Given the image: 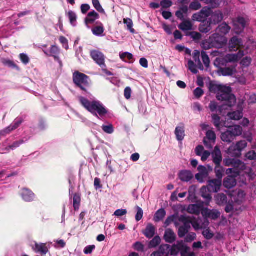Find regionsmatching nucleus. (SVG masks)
Returning a JSON list of instances; mask_svg holds the SVG:
<instances>
[{"label": "nucleus", "mask_w": 256, "mask_h": 256, "mask_svg": "<svg viewBox=\"0 0 256 256\" xmlns=\"http://www.w3.org/2000/svg\"><path fill=\"white\" fill-rule=\"evenodd\" d=\"M245 195V193L244 191L242 190H239L237 194V198H234L235 203H236L238 205L240 204L244 199Z\"/></svg>", "instance_id": "nucleus-42"}, {"label": "nucleus", "mask_w": 256, "mask_h": 256, "mask_svg": "<svg viewBox=\"0 0 256 256\" xmlns=\"http://www.w3.org/2000/svg\"><path fill=\"white\" fill-rule=\"evenodd\" d=\"M90 56L104 70L106 68L105 56L100 52L96 50H92Z\"/></svg>", "instance_id": "nucleus-8"}, {"label": "nucleus", "mask_w": 256, "mask_h": 256, "mask_svg": "<svg viewBox=\"0 0 256 256\" xmlns=\"http://www.w3.org/2000/svg\"><path fill=\"white\" fill-rule=\"evenodd\" d=\"M210 40L212 46L216 48H221L226 45L227 42V40L224 36H222L216 33L212 35L210 37Z\"/></svg>", "instance_id": "nucleus-7"}, {"label": "nucleus", "mask_w": 256, "mask_h": 256, "mask_svg": "<svg viewBox=\"0 0 256 256\" xmlns=\"http://www.w3.org/2000/svg\"><path fill=\"white\" fill-rule=\"evenodd\" d=\"M241 46L242 40L236 36L232 38L229 42V48L230 51H236L240 48Z\"/></svg>", "instance_id": "nucleus-18"}, {"label": "nucleus", "mask_w": 256, "mask_h": 256, "mask_svg": "<svg viewBox=\"0 0 256 256\" xmlns=\"http://www.w3.org/2000/svg\"><path fill=\"white\" fill-rule=\"evenodd\" d=\"M221 139L224 142H230L234 139V138L228 130L222 134Z\"/></svg>", "instance_id": "nucleus-31"}, {"label": "nucleus", "mask_w": 256, "mask_h": 256, "mask_svg": "<svg viewBox=\"0 0 256 256\" xmlns=\"http://www.w3.org/2000/svg\"><path fill=\"white\" fill-rule=\"evenodd\" d=\"M200 12L206 20L210 15L211 10L210 8L204 7L200 11Z\"/></svg>", "instance_id": "nucleus-59"}, {"label": "nucleus", "mask_w": 256, "mask_h": 256, "mask_svg": "<svg viewBox=\"0 0 256 256\" xmlns=\"http://www.w3.org/2000/svg\"><path fill=\"white\" fill-rule=\"evenodd\" d=\"M228 116L231 120H238L242 117V111L238 110L232 112H229L228 114Z\"/></svg>", "instance_id": "nucleus-37"}, {"label": "nucleus", "mask_w": 256, "mask_h": 256, "mask_svg": "<svg viewBox=\"0 0 256 256\" xmlns=\"http://www.w3.org/2000/svg\"><path fill=\"white\" fill-rule=\"evenodd\" d=\"M94 8L100 12L104 13V10L101 6L98 0H92Z\"/></svg>", "instance_id": "nucleus-55"}, {"label": "nucleus", "mask_w": 256, "mask_h": 256, "mask_svg": "<svg viewBox=\"0 0 256 256\" xmlns=\"http://www.w3.org/2000/svg\"><path fill=\"white\" fill-rule=\"evenodd\" d=\"M80 202V197L78 194H75L73 198V205L75 210H78Z\"/></svg>", "instance_id": "nucleus-49"}, {"label": "nucleus", "mask_w": 256, "mask_h": 256, "mask_svg": "<svg viewBox=\"0 0 256 256\" xmlns=\"http://www.w3.org/2000/svg\"><path fill=\"white\" fill-rule=\"evenodd\" d=\"M211 56L213 57H216L214 62V65L217 68H220L222 66H226L228 62L225 56L224 52L222 50L213 51L211 53Z\"/></svg>", "instance_id": "nucleus-6"}, {"label": "nucleus", "mask_w": 256, "mask_h": 256, "mask_svg": "<svg viewBox=\"0 0 256 256\" xmlns=\"http://www.w3.org/2000/svg\"><path fill=\"white\" fill-rule=\"evenodd\" d=\"M224 164L226 166H232L234 168H239L240 169H244L245 164L238 160L228 158L224 160Z\"/></svg>", "instance_id": "nucleus-15"}, {"label": "nucleus", "mask_w": 256, "mask_h": 256, "mask_svg": "<svg viewBox=\"0 0 256 256\" xmlns=\"http://www.w3.org/2000/svg\"><path fill=\"white\" fill-rule=\"evenodd\" d=\"M230 30V27L226 22L222 23L217 28L218 32L224 34L228 33Z\"/></svg>", "instance_id": "nucleus-33"}, {"label": "nucleus", "mask_w": 256, "mask_h": 256, "mask_svg": "<svg viewBox=\"0 0 256 256\" xmlns=\"http://www.w3.org/2000/svg\"><path fill=\"white\" fill-rule=\"evenodd\" d=\"M210 190L208 186H204L200 189L202 196L206 200L208 203L212 200V196L210 194Z\"/></svg>", "instance_id": "nucleus-29"}, {"label": "nucleus", "mask_w": 256, "mask_h": 256, "mask_svg": "<svg viewBox=\"0 0 256 256\" xmlns=\"http://www.w3.org/2000/svg\"><path fill=\"white\" fill-rule=\"evenodd\" d=\"M201 8V4L198 2H191L189 6V8L192 10H197Z\"/></svg>", "instance_id": "nucleus-58"}, {"label": "nucleus", "mask_w": 256, "mask_h": 256, "mask_svg": "<svg viewBox=\"0 0 256 256\" xmlns=\"http://www.w3.org/2000/svg\"><path fill=\"white\" fill-rule=\"evenodd\" d=\"M201 56L204 64L206 67H208L210 63L208 55L204 51H202L201 52Z\"/></svg>", "instance_id": "nucleus-52"}, {"label": "nucleus", "mask_w": 256, "mask_h": 256, "mask_svg": "<svg viewBox=\"0 0 256 256\" xmlns=\"http://www.w3.org/2000/svg\"><path fill=\"white\" fill-rule=\"evenodd\" d=\"M188 70H190L192 72L195 74H197L198 70H196V64H194L193 61L189 60L188 61Z\"/></svg>", "instance_id": "nucleus-57"}, {"label": "nucleus", "mask_w": 256, "mask_h": 256, "mask_svg": "<svg viewBox=\"0 0 256 256\" xmlns=\"http://www.w3.org/2000/svg\"><path fill=\"white\" fill-rule=\"evenodd\" d=\"M204 93L202 90L200 88H197L194 91V94L196 98H200L203 95Z\"/></svg>", "instance_id": "nucleus-64"}, {"label": "nucleus", "mask_w": 256, "mask_h": 256, "mask_svg": "<svg viewBox=\"0 0 256 256\" xmlns=\"http://www.w3.org/2000/svg\"><path fill=\"white\" fill-rule=\"evenodd\" d=\"M212 119L214 126L218 130H220V116L216 114H214L212 115Z\"/></svg>", "instance_id": "nucleus-53"}, {"label": "nucleus", "mask_w": 256, "mask_h": 256, "mask_svg": "<svg viewBox=\"0 0 256 256\" xmlns=\"http://www.w3.org/2000/svg\"><path fill=\"white\" fill-rule=\"evenodd\" d=\"M245 170L246 173H248V176L250 179H253L254 177V174L251 172L250 168H246V166L244 169H240L239 168H228L226 170V174H232L231 176L236 177L237 176L240 174V172Z\"/></svg>", "instance_id": "nucleus-10"}, {"label": "nucleus", "mask_w": 256, "mask_h": 256, "mask_svg": "<svg viewBox=\"0 0 256 256\" xmlns=\"http://www.w3.org/2000/svg\"><path fill=\"white\" fill-rule=\"evenodd\" d=\"M210 92L216 95L218 100L222 101L224 104L218 108L220 114L224 110L227 109V106L230 108L234 106L236 102L235 96L231 93V88L229 86L217 84H212L210 87Z\"/></svg>", "instance_id": "nucleus-1"}, {"label": "nucleus", "mask_w": 256, "mask_h": 256, "mask_svg": "<svg viewBox=\"0 0 256 256\" xmlns=\"http://www.w3.org/2000/svg\"><path fill=\"white\" fill-rule=\"evenodd\" d=\"M24 120L22 118H16L13 122L10 125L12 130H14L18 128L23 122Z\"/></svg>", "instance_id": "nucleus-47"}, {"label": "nucleus", "mask_w": 256, "mask_h": 256, "mask_svg": "<svg viewBox=\"0 0 256 256\" xmlns=\"http://www.w3.org/2000/svg\"><path fill=\"white\" fill-rule=\"evenodd\" d=\"M92 33L96 36H102L104 32V28L102 24L100 26H94L92 29Z\"/></svg>", "instance_id": "nucleus-39"}, {"label": "nucleus", "mask_w": 256, "mask_h": 256, "mask_svg": "<svg viewBox=\"0 0 256 256\" xmlns=\"http://www.w3.org/2000/svg\"><path fill=\"white\" fill-rule=\"evenodd\" d=\"M214 172L218 179L222 180L224 173L223 168L220 164H216Z\"/></svg>", "instance_id": "nucleus-38"}, {"label": "nucleus", "mask_w": 256, "mask_h": 256, "mask_svg": "<svg viewBox=\"0 0 256 256\" xmlns=\"http://www.w3.org/2000/svg\"><path fill=\"white\" fill-rule=\"evenodd\" d=\"M169 250L170 246L168 245L163 244L160 246L158 252L162 254V256H166V255L167 252H170Z\"/></svg>", "instance_id": "nucleus-51"}, {"label": "nucleus", "mask_w": 256, "mask_h": 256, "mask_svg": "<svg viewBox=\"0 0 256 256\" xmlns=\"http://www.w3.org/2000/svg\"><path fill=\"white\" fill-rule=\"evenodd\" d=\"M156 228L151 224H148L143 231V234L148 238H152L156 234Z\"/></svg>", "instance_id": "nucleus-22"}, {"label": "nucleus", "mask_w": 256, "mask_h": 256, "mask_svg": "<svg viewBox=\"0 0 256 256\" xmlns=\"http://www.w3.org/2000/svg\"><path fill=\"white\" fill-rule=\"evenodd\" d=\"M247 146V142L242 140L232 144L228 150V154L234 157L241 156L242 152Z\"/></svg>", "instance_id": "nucleus-4"}, {"label": "nucleus", "mask_w": 256, "mask_h": 256, "mask_svg": "<svg viewBox=\"0 0 256 256\" xmlns=\"http://www.w3.org/2000/svg\"><path fill=\"white\" fill-rule=\"evenodd\" d=\"M228 62H236L239 60L244 56L243 51H239L238 53L236 54H228L225 55Z\"/></svg>", "instance_id": "nucleus-23"}, {"label": "nucleus", "mask_w": 256, "mask_h": 256, "mask_svg": "<svg viewBox=\"0 0 256 256\" xmlns=\"http://www.w3.org/2000/svg\"><path fill=\"white\" fill-rule=\"evenodd\" d=\"M164 238L166 242L172 243L176 240V234L172 230L168 228L165 230Z\"/></svg>", "instance_id": "nucleus-25"}, {"label": "nucleus", "mask_w": 256, "mask_h": 256, "mask_svg": "<svg viewBox=\"0 0 256 256\" xmlns=\"http://www.w3.org/2000/svg\"><path fill=\"white\" fill-rule=\"evenodd\" d=\"M99 18V16L98 13L93 10L89 12L85 19V22L86 25L93 24L94 21Z\"/></svg>", "instance_id": "nucleus-26"}, {"label": "nucleus", "mask_w": 256, "mask_h": 256, "mask_svg": "<svg viewBox=\"0 0 256 256\" xmlns=\"http://www.w3.org/2000/svg\"><path fill=\"white\" fill-rule=\"evenodd\" d=\"M179 220L183 222V225L178 228V235L180 238L184 237L188 233L190 228L191 224L195 230L202 229L203 228L201 220H199L196 221L192 220H188L185 216H181Z\"/></svg>", "instance_id": "nucleus-3"}, {"label": "nucleus", "mask_w": 256, "mask_h": 256, "mask_svg": "<svg viewBox=\"0 0 256 256\" xmlns=\"http://www.w3.org/2000/svg\"><path fill=\"white\" fill-rule=\"evenodd\" d=\"M216 136L214 132L208 130L206 133V137L204 138V144L207 148H211L212 146V144L215 143Z\"/></svg>", "instance_id": "nucleus-11"}, {"label": "nucleus", "mask_w": 256, "mask_h": 256, "mask_svg": "<svg viewBox=\"0 0 256 256\" xmlns=\"http://www.w3.org/2000/svg\"><path fill=\"white\" fill-rule=\"evenodd\" d=\"M68 17L70 20V22L73 26H76V14L72 11H70L68 12Z\"/></svg>", "instance_id": "nucleus-48"}, {"label": "nucleus", "mask_w": 256, "mask_h": 256, "mask_svg": "<svg viewBox=\"0 0 256 256\" xmlns=\"http://www.w3.org/2000/svg\"><path fill=\"white\" fill-rule=\"evenodd\" d=\"M14 130L10 126L0 131V138L10 134Z\"/></svg>", "instance_id": "nucleus-50"}, {"label": "nucleus", "mask_w": 256, "mask_h": 256, "mask_svg": "<svg viewBox=\"0 0 256 256\" xmlns=\"http://www.w3.org/2000/svg\"><path fill=\"white\" fill-rule=\"evenodd\" d=\"M50 56H53L54 58V60L57 61L60 66H62V62L60 60L58 55L60 53V48L56 46H52L50 48Z\"/></svg>", "instance_id": "nucleus-21"}, {"label": "nucleus", "mask_w": 256, "mask_h": 256, "mask_svg": "<svg viewBox=\"0 0 256 256\" xmlns=\"http://www.w3.org/2000/svg\"><path fill=\"white\" fill-rule=\"evenodd\" d=\"M73 80L74 83L83 90H85L86 88L89 86L88 76L78 72L74 74Z\"/></svg>", "instance_id": "nucleus-5"}, {"label": "nucleus", "mask_w": 256, "mask_h": 256, "mask_svg": "<svg viewBox=\"0 0 256 256\" xmlns=\"http://www.w3.org/2000/svg\"><path fill=\"white\" fill-rule=\"evenodd\" d=\"M223 14L220 11H216L210 15V22L211 24H216L220 22L223 20Z\"/></svg>", "instance_id": "nucleus-20"}, {"label": "nucleus", "mask_w": 256, "mask_h": 256, "mask_svg": "<svg viewBox=\"0 0 256 256\" xmlns=\"http://www.w3.org/2000/svg\"><path fill=\"white\" fill-rule=\"evenodd\" d=\"M179 177L181 180L188 182L193 178V174L190 170H183L180 173Z\"/></svg>", "instance_id": "nucleus-28"}, {"label": "nucleus", "mask_w": 256, "mask_h": 256, "mask_svg": "<svg viewBox=\"0 0 256 256\" xmlns=\"http://www.w3.org/2000/svg\"><path fill=\"white\" fill-rule=\"evenodd\" d=\"M24 143V140H19L14 142L12 144L8 146L6 148V151H10V150H14L16 148H18L20 145Z\"/></svg>", "instance_id": "nucleus-44"}, {"label": "nucleus", "mask_w": 256, "mask_h": 256, "mask_svg": "<svg viewBox=\"0 0 256 256\" xmlns=\"http://www.w3.org/2000/svg\"><path fill=\"white\" fill-rule=\"evenodd\" d=\"M201 46L203 49L208 50L214 47L212 46V44L209 38L208 40H204L201 44Z\"/></svg>", "instance_id": "nucleus-56"}, {"label": "nucleus", "mask_w": 256, "mask_h": 256, "mask_svg": "<svg viewBox=\"0 0 256 256\" xmlns=\"http://www.w3.org/2000/svg\"><path fill=\"white\" fill-rule=\"evenodd\" d=\"M200 207L198 204H191L188 208V212L192 214L198 215L200 212Z\"/></svg>", "instance_id": "nucleus-40"}, {"label": "nucleus", "mask_w": 256, "mask_h": 256, "mask_svg": "<svg viewBox=\"0 0 256 256\" xmlns=\"http://www.w3.org/2000/svg\"><path fill=\"white\" fill-rule=\"evenodd\" d=\"M202 214L206 218H210L212 220L218 218L220 216V213L218 210H210L206 208L202 210Z\"/></svg>", "instance_id": "nucleus-16"}, {"label": "nucleus", "mask_w": 256, "mask_h": 256, "mask_svg": "<svg viewBox=\"0 0 256 256\" xmlns=\"http://www.w3.org/2000/svg\"><path fill=\"white\" fill-rule=\"evenodd\" d=\"M212 160L215 164H220L222 161V156L220 150L216 146L212 153Z\"/></svg>", "instance_id": "nucleus-19"}, {"label": "nucleus", "mask_w": 256, "mask_h": 256, "mask_svg": "<svg viewBox=\"0 0 256 256\" xmlns=\"http://www.w3.org/2000/svg\"><path fill=\"white\" fill-rule=\"evenodd\" d=\"M166 214V211L164 209L162 208L158 210L154 215V220L156 222L162 220L164 218Z\"/></svg>", "instance_id": "nucleus-36"}, {"label": "nucleus", "mask_w": 256, "mask_h": 256, "mask_svg": "<svg viewBox=\"0 0 256 256\" xmlns=\"http://www.w3.org/2000/svg\"><path fill=\"white\" fill-rule=\"evenodd\" d=\"M212 30L211 23L208 22L200 26L199 28L200 31L202 33H208Z\"/></svg>", "instance_id": "nucleus-43"}, {"label": "nucleus", "mask_w": 256, "mask_h": 256, "mask_svg": "<svg viewBox=\"0 0 256 256\" xmlns=\"http://www.w3.org/2000/svg\"><path fill=\"white\" fill-rule=\"evenodd\" d=\"M187 247L182 241L178 242L176 244L173 245L169 251L170 252V254L176 256L180 251H186Z\"/></svg>", "instance_id": "nucleus-12"}, {"label": "nucleus", "mask_w": 256, "mask_h": 256, "mask_svg": "<svg viewBox=\"0 0 256 256\" xmlns=\"http://www.w3.org/2000/svg\"><path fill=\"white\" fill-rule=\"evenodd\" d=\"M102 128L105 133L108 134H112L114 132L112 125L108 123L102 125Z\"/></svg>", "instance_id": "nucleus-46"}, {"label": "nucleus", "mask_w": 256, "mask_h": 256, "mask_svg": "<svg viewBox=\"0 0 256 256\" xmlns=\"http://www.w3.org/2000/svg\"><path fill=\"white\" fill-rule=\"evenodd\" d=\"M2 64L6 66H8L10 68H18V66L14 62L8 60V59H4L2 60Z\"/></svg>", "instance_id": "nucleus-54"}, {"label": "nucleus", "mask_w": 256, "mask_h": 256, "mask_svg": "<svg viewBox=\"0 0 256 256\" xmlns=\"http://www.w3.org/2000/svg\"><path fill=\"white\" fill-rule=\"evenodd\" d=\"M32 250L36 253H40L42 254H46L48 252L49 248L46 244L34 242L32 246Z\"/></svg>", "instance_id": "nucleus-14"}, {"label": "nucleus", "mask_w": 256, "mask_h": 256, "mask_svg": "<svg viewBox=\"0 0 256 256\" xmlns=\"http://www.w3.org/2000/svg\"><path fill=\"white\" fill-rule=\"evenodd\" d=\"M215 198L216 204L220 206L224 205L227 202V196L224 194H218Z\"/></svg>", "instance_id": "nucleus-34"}, {"label": "nucleus", "mask_w": 256, "mask_h": 256, "mask_svg": "<svg viewBox=\"0 0 256 256\" xmlns=\"http://www.w3.org/2000/svg\"><path fill=\"white\" fill-rule=\"evenodd\" d=\"M120 58L124 62H130L133 58L132 54L128 52H124L120 54Z\"/></svg>", "instance_id": "nucleus-45"}, {"label": "nucleus", "mask_w": 256, "mask_h": 256, "mask_svg": "<svg viewBox=\"0 0 256 256\" xmlns=\"http://www.w3.org/2000/svg\"><path fill=\"white\" fill-rule=\"evenodd\" d=\"M178 28L183 31L190 30L192 28V25L190 21L186 20L178 26Z\"/></svg>", "instance_id": "nucleus-35"}, {"label": "nucleus", "mask_w": 256, "mask_h": 256, "mask_svg": "<svg viewBox=\"0 0 256 256\" xmlns=\"http://www.w3.org/2000/svg\"><path fill=\"white\" fill-rule=\"evenodd\" d=\"M237 204L236 203L232 202L228 203L226 206L225 210L226 212H233L235 210H236V208H234L235 205Z\"/></svg>", "instance_id": "nucleus-61"}, {"label": "nucleus", "mask_w": 256, "mask_h": 256, "mask_svg": "<svg viewBox=\"0 0 256 256\" xmlns=\"http://www.w3.org/2000/svg\"><path fill=\"white\" fill-rule=\"evenodd\" d=\"M124 23L126 25L128 29L130 30V32H134V30L132 28V22L130 18L124 19Z\"/></svg>", "instance_id": "nucleus-62"}, {"label": "nucleus", "mask_w": 256, "mask_h": 256, "mask_svg": "<svg viewBox=\"0 0 256 256\" xmlns=\"http://www.w3.org/2000/svg\"><path fill=\"white\" fill-rule=\"evenodd\" d=\"M224 186L227 188H231L236 184L235 177L228 176L224 178L223 182Z\"/></svg>", "instance_id": "nucleus-27"}, {"label": "nucleus", "mask_w": 256, "mask_h": 256, "mask_svg": "<svg viewBox=\"0 0 256 256\" xmlns=\"http://www.w3.org/2000/svg\"><path fill=\"white\" fill-rule=\"evenodd\" d=\"M161 239L158 236H154L153 239L150 240L148 244L149 248H155L160 244Z\"/></svg>", "instance_id": "nucleus-41"}, {"label": "nucleus", "mask_w": 256, "mask_h": 256, "mask_svg": "<svg viewBox=\"0 0 256 256\" xmlns=\"http://www.w3.org/2000/svg\"><path fill=\"white\" fill-rule=\"evenodd\" d=\"M192 20H196L198 22H202L205 20V18H203L202 15L200 14V12H199L194 14L192 16Z\"/></svg>", "instance_id": "nucleus-63"}, {"label": "nucleus", "mask_w": 256, "mask_h": 256, "mask_svg": "<svg viewBox=\"0 0 256 256\" xmlns=\"http://www.w3.org/2000/svg\"><path fill=\"white\" fill-rule=\"evenodd\" d=\"M20 195L24 200L26 202H31L34 200V194L29 189L24 188L20 192Z\"/></svg>", "instance_id": "nucleus-13"}, {"label": "nucleus", "mask_w": 256, "mask_h": 256, "mask_svg": "<svg viewBox=\"0 0 256 256\" xmlns=\"http://www.w3.org/2000/svg\"><path fill=\"white\" fill-rule=\"evenodd\" d=\"M234 30L236 34L242 33L246 27V21L242 17H238L232 20Z\"/></svg>", "instance_id": "nucleus-9"}, {"label": "nucleus", "mask_w": 256, "mask_h": 256, "mask_svg": "<svg viewBox=\"0 0 256 256\" xmlns=\"http://www.w3.org/2000/svg\"><path fill=\"white\" fill-rule=\"evenodd\" d=\"M208 183V187L211 192H217L220 190L222 186V180L218 179L210 180Z\"/></svg>", "instance_id": "nucleus-17"}, {"label": "nucleus", "mask_w": 256, "mask_h": 256, "mask_svg": "<svg viewBox=\"0 0 256 256\" xmlns=\"http://www.w3.org/2000/svg\"><path fill=\"white\" fill-rule=\"evenodd\" d=\"M236 71V68L234 66L221 68L220 70L222 74L224 76H232Z\"/></svg>", "instance_id": "nucleus-30"}, {"label": "nucleus", "mask_w": 256, "mask_h": 256, "mask_svg": "<svg viewBox=\"0 0 256 256\" xmlns=\"http://www.w3.org/2000/svg\"><path fill=\"white\" fill-rule=\"evenodd\" d=\"M229 130L235 138L236 136H240L242 134V128L240 126H234L233 127L230 128Z\"/></svg>", "instance_id": "nucleus-32"}, {"label": "nucleus", "mask_w": 256, "mask_h": 256, "mask_svg": "<svg viewBox=\"0 0 256 256\" xmlns=\"http://www.w3.org/2000/svg\"><path fill=\"white\" fill-rule=\"evenodd\" d=\"M200 52L198 50H195L193 52L192 56L195 62L198 64H200V66H202V65L200 60Z\"/></svg>", "instance_id": "nucleus-60"}, {"label": "nucleus", "mask_w": 256, "mask_h": 256, "mask_svg": "<svg viewBox=\"0 0 256 256\" xmlns=\"http://www.w3.org/2000/svg\"><path fill=\"white\" fill-rule=\"evenodd\" d=\"M175 134L176 139L178 141H182L184 138V127L183 124H180L176 127L175 130Z\"/></svg>", "instance_id": "nucleus-24"}, {"label": "nucleus", "mask_w": 256, "mask_h": 256, "mask_svg": "<svg viewBox=\"0 0 256 256\" xmlns=\"http://www.w3.org/2000/svg\"><path fill=\"white\" fill-rule=\"evenodd\" d=\"M78 98L82 106L98 119L102 120L108 114V110L100 101L97 99L93 98L88 100L82 96H78Z\"/></svg>", "instance_id": "nucleus-2"}]
</instances>
